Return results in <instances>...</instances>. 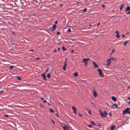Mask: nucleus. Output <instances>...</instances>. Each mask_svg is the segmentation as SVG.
I'll return each instance as SVG.
<instances>
[{
    "mask_svg": "<svg viewBox=\"0 0 130 130\" xmlns=\"http://www.w3.org/2000/svg\"><path fill=\"white\" fill-rule=\"evenodd\" d=\"M78 1L77 4H78Z\"/></svg>",
    "mask_w": 130,
    "mask_h": 130,
    "instance_id": "obj_59",
    "label": "nucleus"
},
{
    "mask_svg": "<svg viewBox=\"0 0 130 130\" xmlns=\"http://www.w3.org/2000/svg\"><path fill=\"white\" fill-rule=\"evenodd\" d=\"M112 12H114V11L113 10V11H112Z\"/></svg>",
    "mask_w": 130,
    "mask_h": 130,
    "instance_id": "obj_61",
    "label": "nucleus"
},
{
    "mask_svg": "<svg viewBox=\"0 0 130 130\" xmlns=\"http://www.w3.org/2000/svg\"><path fill=\"white\" fill-rule=\"evenodd\" d=\"M127 14H130V11H129L128 12H127Z\"/></svg>",
    "mask_w": 130,
    "mask_h": 130,
    "instance_id": "obj_37",
    "label": "nucleus"
},
{
    "mask_svg": "<svg viewBox=\"0 0 130 130\" xmlns=\"http://www.w3.org/2000/svg\"><path fill=\"white\" fill-rule=\"evenodd\" d=\"M18 79L19 80H21V77H19L18 78Z\"/></svg>",
    "mask_w": 130,
    "mask_h": 130,
    "instance_id": "obj_41",
    "label": "nucleus"
},
{
    "mask_svg": "<svg viewBox=\"0 0 130 130\" xmlns=\"http://www.w3.org/2000/svg\"><path fill=\"white\" fill-rule=\"evenodd\" d=\"M79 116L80 117H82V115L80 113L79 114Z\"/></svg>",
    "mask_w": 130,
    "mask_h": 130,
    "instance_id": "obj_35",
    "label": "nucleus"
},
{
    "mask_svg": "<svg viewBox=\"0 0 130 130\" xmlns=\"http://www.w3.org/2000/svg\"><path fill=\"white\" fill-rule=\"evenodd\" d=\"M92 63L93 65L94 66L95 68H98L99 66L96 64V63L94 62L93 61Z\"/></svg>",
    "mask_w": 130,
    "mask_h": 130,
    "instance_id": "obj_9",
    "label": "nucleus"
},
{
    "mask_svg": "<svg viewBox=\"0 0 130 130\" xmlns=\"http://www.w3.org/2000/svg\"><path fill=\"white\" fill-rule=\"evenodd\" d=\"M67 128H68H68H69L68 127V126H67Z\"/></svg>",
    "mask_w": 130,
    "mask_h": 130,
    "instance_id": "obj_58",
    "label": "nucleus"
},
{
    "mask_svg": "<svg viewBox=\"0 0 130 130\" xmlns=\"http://www.w3.org/2000/svg\"><path fill=\"white\" fill-rule=\"evenodd\" d=\"M48 69H49V68H48L46 70V72H47L48 71Z\"/></svg>",
    "mask_w": 130,
    "mask_h": 130,
    "instance_id": "obj_47",
    "label": "nucleus"
},
{
    "mask_svg": "<svg viewBox=\"0 0 130 130\" xmlns=\"http://www.w3.org/2000/svg\"><path fill=\"white\" fill-rule=\"evenodd\" d=\"M130 109L129 108H127L124 110H123L122 111V113L123 115L127 113H128V112L129 111Z\"/></svg>",
    "mask_w": 130,
    "mask_h": 130,
    "instance_id": "obj_2",
    "label": "nucleus"
},
{
    "mask_svg": "<svg viewBox=\"0 0 130 130\" xmlns=\"http://www.w3.org/2000/svg\"><path fill=\"white\" fill-rule=\"evenodd\" d=\"M115 49H113L112 50V51L111 53V55L112 54V53L113 52L115 51Z\"/></svg>",
    "mask_w": 130,
    "mask_h": 130,
    "instance_id": "obj_28",
    "label": "nucleus"
},
{
    "mask_svg": "<svg viewBox=\"0 0 130 130\" xmlns=\"http://www.w3.org/2000/svg\"><path fill=\"white\" fill-rule=\"evenodd\" d=\"M55 24H57V21H55Z\"/></svg>",
    "mask_w": 130,
    "mask_h": 130,
    "instance_id": "obj_40",
    "label": "nucleus"
},
{
    "mask_svg": "<svg viewBox=\"0 0 130 130\" xmlns=\"http://www.w3.org/2000/svg\"><path fill=\"white\" fill-rule=\"evenodd\" d=\"M72 107L74 113L75 114H76V108L73 106H72Z\"/></svg>",
    "mask_w": 130,
    "mask_h": 130,
    "instance_id": "obj_8",
    "label": "nucleus"
},
{
    "mask_svg": "<svg viewBox=\"0 0 130 130\" xmlns=\"http://www.w3.org/2000/svg\"><path fill=\"white\" fill-rule=\"evenodd\" d=\"M126 11H130V7L129 6H127L125 10Z\"/></svg>",
    "mask_w": 130,
    "mask_h": 130,
    "instance_id": "obj_11",
    "label": "nucleus"
},
{
    "mask_svg": "<svg viewBox=\"0 0 130 130\" xmlns=\"http://www.w3.org/2000/svg\"><path fill=\"white\" fill-rule=\"evenodd\" d=\"M54 51L55 52H57V50H54Z\"/></svg>",
    "mask_w": 130,
    "mask_h": 130,
    "instance_id": "obj_52",
    "label": "nucleus"
},
{
    "mask_svg": "<svg viewBox=\"0 0 130 130\" xmlns=\"http://www.w3.org/2000/svg\"><path fill=\"white\" fill-rule=\"evenodd\" d=\"M45 73H44L41 74V76L42 77L43 79L45 80H47L46 79V76L45 75Z\"/></svg>",
    "mask_w": 130,
    "mask_h": 130,
    "instance_id": "obj_6",
    "label": "nucleus"
},
{
    "mask_svg": "<svg viewBox=\"0 0 130 130\" xmlns=\"http://www.w3.org/2000/svg\"><path fill=\"white\" fill-rule=\"evenodd\" d=\"M99 111L100 112L101 116L103 117H106V116H105L104 115H107V112L105 111H104L103 113L100 110H99Z\"/></svg>",
    "mask_w": 130,
    "mask_h": 130,
    "instance_id": "obj_1",
    "label": "nucleus"
},
{
    "mask_svg": "<svg viewBox=\"0 0 130 130\" xmlns=\"http://www.w3.org/2000/svg\"><path fill=\"white\" fill-rule=\"evenodd\" d=\"M88 126L90 128H91L92 127V125L90 124L88 125Z\"/></svg>",
    "mask_w": 130,
    "mask_h": 130,
    "instance_id": "obj_27",
    "label": "nucleus"
},
{
    "mask_svg": "<svg viewBox=\"0 0 130 130\" xmlns=\"http://www.w3.org/2000/svg\"><path fill=\"white\" fill-rule=\"evenodd\" d=\"M83 11L84 12H86L87 11V9L86 8H85L84 9Z\"/></svg>",
    "mask_w": 130,
    "mask_h": 130,
    "instance_id": "obj_25",
    "label": "nucleus"
},
{
    "mask_svg": "<svg viewBox=\"0 0 130 130\" xmlns=\"http://www.w3.org/2000/svg\"><path fill=\"white\" fill-rule=\"evenodd\" d=\"M50 111L51 112H54V111L52 109L50 108Z\"/></svg>",
    "mask_w": 130,
    "mask_h": 130,
    "instance_id": "obj_23",
    "label": "nucleus"
},
{
    "mask_svg": "<svg viewBox=\"0 0 130 130\" xmlns=\"http://www.w3.org/2000/svg\"><path fill=\"white\" fill-rule=\"evenodd\" d=\"M57 35H59L60 34V32L59 31H57Z\"/></svg>",
    "mask_w": 130,
    "mask_h": 130,
    "instance_id": "obj_34",
    "label": "nucleus"
},
{
    "mask_svg": "<svg viewBox=\"0 0 130 130\" xmlns=\"http://www.w3.org/2000/svg\"><path fill=\"white\" fill-rule=\"evenodd\" d=\"M56 25L54 24L52 26L53 29L52 30V31H54L56 28Z\"/></svg>",
    "mask_w": 130,
    "mask_h": 130,
    "instance_id": "obj_12",
    "label": "nucleus"
},
{
    "mask_svg": "<svg viewBox=\"0 0 130 130\" xmlns=\"http://www.w3.org/2000/svg\"><path fill=\"white\" fill-rule=\"evenodd\" d=\"M115 128V126H112L110 128L111 130H114Z\"/></svg>",
    "mask_w": 130,
    "mask_h": 130,
    "instance_id": "obj_17",
    "label": "nucleus"
},
{
    "mask_svg": "<svg viewBox=\"0 0 130 130\" xmlns=\"http://www.w3.org/2000/svg\"><path fill=\"white\" fill-rule=\"evenodd\" d=\"M30 51H34V50H30Z\"/></svg>",
    "mask_w": 130,
    "mask_h": 130,
    "instance_id": "obj_53",
    "label": "nucleus"
},
{
    "mask_svg": "<svg viewBox=\"0 0 130 130\" xmlns=\"http://www.w3.org/2000/svg\"><path fill=\"white\" fill-rule=\"evenodd\" d=\"M116 32L117 34L116 37L118 38H119L120 37V36L119 35V32L118 31H116Z\"/></svg>",
    "mask_w": 130,
    "mask_h": 130,
    "instance_id": "obj_15",
    "label": "nucleus"
},
{
    "mask_svg": "<svg viewBox=\"0 0 130 130\" xmlns=\"http://www.w3.org/2000/svg\"><path fill=\"white\" fill-rule=\"evenodd\" d=\"M109 116H111V112H110V113H109Z\"/></svg>",
    "mask_w": 130,
    "mask_h": 130,
    "instance_id": "obj_43",
    "label": "nucleus"
},
{
    "mask_svg": "<svg viewBox=\"0 0 130 130\" xmlns=\"http://www.w3.org/2000/svg\"><path fill=\"white\" fill-rule=\"evenodd\" d=\"M67 66V61H66L64 62V64L63 66V68H62V69L64 70H65L66 69Z\"/></svg>",
    "mask_w": 130,
    "mask_h": 130,
    "instance_id": "obj_4",
    "label": "nucleus"
},
{
    "mask_svg": "<svg viewBox=\"0 0 130 130\" xmlns=\"http://www.w3.org/2000/svg\"><path fill=\"white\" fill-rule=\"evenodd\" d=\"M102 6L103 7H105V5H102Z\"/></svg>",
    "mask_w": 130,
    "mask_h": 130,
    "instance_id": "obj_46",
    "label": "nucleus"
},
{
    "mask_svg": "<svg viewBox=\"0 0 130 130\" xmlns=\"http://www.w3.org/2000/svg\"><path fill=\"white\" fill-rule=\"evenodd\" d=\"M97 70L99 72V75L101 77H103L104 76V75L102 74V70L100 69H98Z\"/></svg>",
    "mask_w": 130,
    "mask_h": 130,
    "instance_id": "obj_3",
    "label": "nucleus"
},
{
    "mask_svg": "<svg viewBox=\"0 0 130 130\" xmlns=\"http://www.w3.org/2000/svg\"><path fill=\"white\" fill-rule=\"evenodd\" d=\"M112 99L114 101H116L117 100V99L116 97L114 96H112Z\"/></svg>",
    "mask_w": 130,
    "mask_h": 130,
    "instance_id": "obj_13",
    "label": "nucleus"
},
{
    "mask_svg": "<svg viewBox=\"0 0 130 130\" xmlns=\"http://www.w3.org/2000/svg\"><path fill=\"white\" fill-rule=\"evenodd\" d=\"M67 31H68V32H71V29L70 28H69L68 30H67Z\"/></svg>",
    "mask_w": 130,
    "mask_h": 130,
    "instance_id": "obj_26",
    "label": "nucleus"
},
{
    "mask_svg": "<svg viewBox=\"0 0 130 130\" xmlns=\"http://www.w3.org/2000/svg\"><path fill=\"white\" fill-rule=\"evenodd\" d=\"M128 103L129 104H130V101H129L128 102Z\"/></svg>",
    "mask_w": 130,
    "mask_h": 130,
    "instance_id": "obj_56",
    "label": "nucleus"
},
{
    "mask_svg": "<svg viewBox=\"0 0 130 130\" xmlns=\"http://www.w3.org/2000/svg\"><path fill=\"white\" fill-rule=\"evenodd\" d=\"M55 114L57 117H59V116L57 113H56Z\"/></svg>",
    "mask_w": 130,
    "mask_h": 130,
    "instance_id": "obj_38",
    "label": "nucleus"
},
{
    "mask_svg": "<svg viewBox=\"0 0 130 130\" xmlns=\"http://www.w3.org/2000/svg\"><path fill=\"white\" fill-rule=\"evenodd\" d=\"M89 26H91V25H89Z\"/></svg>",
    "mask_w": 130,
    "mask_h": 130,
    "instance_id": "obj_64",
    "label": "nucleus"
},
{
    "mask_svg": "<svg viewBox=\"0 0 130 130\" xmlns=\"http://www.w3.org/2000/svg\"><path fill=\"white\" fill-rule=\"evenodd\" d=\"M122 36L123 37H125V35H122Z\"/></svg>",
    "mask_w": 130,
    "mask_h": 130,
    "instance_id": "obj_50",
    "label": "nucleus"
},
{
    "mask_svg": "<svg viewBox=\"0 0 130 130\" xmlns=\"http://www.w3.org/2000/svg\"><path fill=\"white\" fill-rule=\"evenodd\" d=\"M91 123L93 125H94V126H95V123H94V122H93V121H91Z\"/></svg>",
    "mask_w": 130,
    "mask_h": 130,
    "instance_id": "obj_24",
    "label": "nucleus"
},
{
    "mask_svg": "<svg viewBox=\"0 0 130 130\" xmlns=\"http://www.w3.org/2000/svg\"><path fill=\"white\" fill-rule=\"evenodd\" d=\"M67 59V58L66 59V60Z\"/></svg>",
    "mask_w": 130,
    "mask_h": 130,
    "instance_id": "obj_63",
    "label": "nucleus"
},
{
    "mask_svg": "<svg viewBox=\"0 0 130 130\" xmlns=\"http://www.w3.org/2000/svg\"><path fill=\"white\" fill-rule=\"evenodd\" d=\"M52 122L53 123H54V121H53V120H52Z\"/></svg>",
    "mask_w": 130,
    "mask_h": 130,
    "instance_id": "obj_49",
    "label": "nucleus"
},
{
    "mask_svg": "<svg viewBox=\"0 0 130 130\" xmlns=\"http://www.w3.org/2000/svg\"><path fill=\"white\" fill-rule=\"evenodd\" d=\"M4 117H9V116L7 115H4Z\"/></svg>",
    "mask_w": 130,
    "mask_h": 130,
    "instance_id": "obj_29",
    "label": "nucleus"
},
{
    "mask_svg": "<svg viewBox=\"0 0 130 130\" xmlns=\"http://www.w3.org/2000/svg\"><path fill=\"white\" fill-rule=\"evenodd\" d=\"M128 32H127L126 33V34H128Z\"/></svg>",
    "mask_w": 130,
    "mask_h": 130,
    "instance_id": "obj_60",
    "label": "nucleus"
},
{
    "mask_svg": "<svg viewBox=\"0 0 130 130\" xmlns=\"http://www.w3.org/2000/svg\"><path fill=\"white\" fill-rule=\"evenodd\" d=\"M74 75L75 77H77L78 75V73L77 72H75L74 74Z\"/></svg>",
    "mask_w": 130,
    "mask_h": 130,
    "instance_id": "obj_18",
    "label": "nucleus"
},
{
    "mask_svg": "<svg viewBox=\"0 0 130 130\" xmlns=\"http://www.w3.org/2000/svg\"><path fill=\"white\" fill-rule=\"evenodd\" d=\"M47 77L48 78H50V77L51 75L50 74H48L47 75Z\"/></svg>",
    "mask_w": 130,
    "mask_h": 130,
    "instance_id": "obj_20",
    "label": "nucleus"
},
{
    "mask_svg": "<svg viewBox=\"0 0 130 130\" xmlns=\"http://www.w3.org/2000/svg\"><path fill=\"white\" fill-rule=\"evenodd\" d=\"M93 94L95 97H96L97 95V93L94 90L93 91Z\"/></svg>",
    "mask_w": 130,
    "mask_h": 130,
    "instance_id": "obj_10",
    "label": "nucleus"
},
{
    "mask_svg": "<svg viewBox=\"0 0 130 130\" xmlns=\"http://www.w3.org/2000/svg\"><path fill=\"white\" fill-rule=\"evenodd\" d=\"M99 24H100V23H98V25H97V26H99Z\"/></svg>",
    "mask_w": 130,
    "mask_h": 130,
    "instance_id": "obj_51",
    "label": "nucleus"
},
{
    "mask_svg": "<svg viewBox=\"0 0 130 130\" xmlns=\"http://www.w3.org/2000/svg\"><path fill=\"white\" fill-rule=\"evenodd\" d=\"M91 104L93 105L94 106H95V105L93 103H91Z\"/></svg>",
    "mask_w": 130,
    "mask_h": 130,
    "instance_id": "obj_36",
    "label": "nucleus"
},
{
    "mask_svg": "<svg viewBox=\"0 0 130 130\" xmlns=\"http://www.w3.org/2000/svg\"><path fill=\"white\" fill-rule=\"evenodd\" d=\"M85 63V65L86 66L87 64V62Z\"/></svg>",
    "mask_w": 130,
    "mask_h": 130,
    "instance_id": "obj_45",
    "label": "nucleus"
},
{
    "mask_svg": "<svg viewBox=\"0 0 130 130\" xmlns=\"http://www.w3.org/2000/svg\"><path fill=\"white\" fill-rule=\"evenodd\" d=\"M87 111H88V112L89 113V114H90V115H91V112L90 111H89V110H87Z\"/></svg>",
    "mask_w": 130,
    "mask_h": 130,
    "instance_id": "obj_31",
    "label": "nucleus"
},
{
    "mask_svg": "<svg viewBox=\"0 0 130 130\" xmlns=\"http://www.w3.org/2000/svg\"><path fill=\"white\" fill-rule=\"evenodd\" d=\"M114 17V16H112V17Z\"/></svg>",
    "mask_w": 130,
    "mask_h": 130,
    "instance_id": "obj_62",
    "label": "nucleus"
},
{
    "mask_svg": "<svg viewBox=\"0 0 130 130\" xmlns=\"http://www.w3.org/2000/svg\"><path fill=\"white\" fill-rule=\"evenodd\" d=\"M39 58L38 57H37L36 58V59L37 60H39Z\"/></svg>",
    "mask_w": 130,
    "mask_h": 130,
    "instance_id": "obj_42",
    "label": "nucleus"
},
{
    "mask_svg": "<svg viewBox=\"0 0 130 130\" xmlns=\"http://www.w3.org/2000/svg\"><path fill=\"white\" fill-rule=\"evenodd\" d=\"M124 6V5H121V7L120 8V10H122V8Z\"/></svg>",
    "mask_w": 130,
    "mask_h": 130,
    "instance_id": "obj_19",
    "label": "nucleus"
},
{
    "mask_svg": "<svg viewBox=\"0 0 130 130\" xmlns=\"http://www.w3.org/2000/svg\"><path fill=\"white\" fill-rule=\"evenodd\" d=\"M58 50H60V48L59 47H58Z\"/></svg>",
    "mask_w": 130,
    "mask_h": 130,
    "instance_id": "obj_55",
    "label": "nucleus"
},
{
    "mask_svg": "<svg viewBox=\"0 0 130 130\" xmlns=\"http://www.w3.org/2000/svg\"><path fill=\"white\" fill-rule=\"evenodd\" d=\"M127 99L128 100H130V97H128L127 98Z\"/></svg>",
    "mask_w": 130,
    "mask_h": 130,
    "instance_id": "obj_44",
    "label": "nucleus"
},
{
    "mask_svg": "<svg viewBox=\"0 0 130 130\" xmlns=\"http://www.w3.org/2000/svg\"><path fill=\"white\" fill-rule=\"evenodd\" d=\"M4 91L3 90H2L1 91H0V94H2V92H3Z\"/></svg>",
    "mask_w": 130,
    "mask_h": 130,
    "instance_id": "obj_33",
    "label": "nucleus"
},
{
    "mask_svg": "<svg viewBox=\"0 0 130 130\" xmlns=\"http://www.w3.org/2000/svg\"><path fill=\"white\" fill-rule=\"evenodd\" d=\"M61 127L64 130H66V128L65 126L64 127V126H63L62 125H61Z\"/></svg>",
    "mask_w": 130,
    "mask_h": 130,
    "instance_id": "obj_22",
    "label": "nucleus"
},
{
    "mask_svg": "<svg viewBox=\"0 0 130 130\" xmlns=\"http://www.w3.org/2000/svg\"><path fill=\"white\" fill-rule=\"evenodd\" d=\"M14 67V66H11L10 67V68L11 69H12Z\"/></svg>",
    "mask_w": 130,
    "mask_h": 130,
    "instance_id": "obj_30",
    "label": "nucleus"
},
{
    "mask_svg": "<svg viewBox=\"0 0 130 130\" xmlns=\"http://www.w3.org/2000/svg\"><path fill=\"white\" fill-rule=\"evenodd\" d=\"M129 40L126 41L124 42V46H125L126 45L127 43L129 42Z\"/></svg>",
    "mask_w": 130,
    "mask_h": 130,
    "instance_id": "obj_14",
    "label": "nucleus"
},
{
    "mask_svg": "<svg viewBox=\"0 0 130 130\" xmlns=\"http://www.w3.org/2000/svg\"><path fill=\"white\" fill-rule=\"evenodd\" d=\"M109 59H110V60H111L113 61H115L116 60V59L113 57H111Z\"/></svg>",
    "mask_w": 130,
    "mask_h": 130,
    "instance_id": "obj_16",
    "label": "nucleus"
},
{
    "mask_svg": "<svg viewBox=\"0 0 130 130\" xmlns=\"http://www.w3.org/2000/svg\"><path fill=\"white\" fill-rule=\"evenodd\" d=\"M43 102L44 103H46L47 102V101L46 100H43Z\"/></svg>",
    "mask_w": 130,
    "mask_h": 130,
    "instance_id": "obj_32",
    "label": "nucleus"
},
{
    "mask_svg": "<svg viewBox=\"0 0 130 130\" xmlns=\"http://www.w3.org/2000/svg\"><path fill=\"white\" fill-rule=\"evenodd\" d=\"M114 106L116 107L117 106V104L116 103L114 104Z\"/></svg>",
    "mask_w": 130,
    "mask_h": 130,
    "instance_id": "obj_39",
    "label": "nucleus"
},
{
    "mask_svg": "<svg viewBox=\"0 0 130 130\" xmlns=\"http://www.w3.org/2000/svg\"><path fill=\"white\" fill-rule=\"evenodd\" d=\"M41 99V100H43L44 99H43V98H40Z\"/></svg>",
    "mask_w": 130,
    "mask_h": 130,
    "instance_id": "obj_48",
    "label": "nucleus"
},
{
    "mask_svg": "<svg viewBox=\"0 0 130 130\" xmlns=\"http://www.w3.org/2000/svg\"><path fill=\"white\" fill-rule=\"evenodd\" d=\"M90 59L89 58H84L83 59V62L84 63H86Z\"/></svg>",
    "mask_w": 130,
    "mask_h": 130,
    "instance_id": "obj_5",
    "label": "nucleus"
},
{
    "mask_svg": "<svg viewBox=\"0 0 130 130\" xmlns=\"http://www.w3.org/2000/svg\"><path fill=\"white\" fill-rule=\"evenodd\" d=\"M48 104V105L49 106H50V104L49 103H48V104Z\"/></svg>",
    "mask_w": 130,
    "mask_h": 130,
    "instance_id": "obj_54",
    "label": "nucleus"
},
{
    "mask_svg": "<svg viewBox=\"0 0 130 130\" xmlns=\"http://www.w3.org/2000/svg\"><path fill=\"white\" fill-rule=\"evenodd\" d=\"M111 63V61L110 59H108L107 60V63L106 64L107 66H109L110 65V63Z\"/></svg>",
    "mask_w": 130,
    "mask_h": 130,
    "instance_id": "obj_7",
    "label": "nucleus"
},
{
    "mask_svg": "<svg viewBox=\"0 0 130 130\" xmlns=\"http://www.w3.org/2000/svg\"><path fill=\"white\" fill-rule=\"evenodd\" d=\"M128 88H129L130 89V86H129L128 87Z\"/></svg>",
    "mask_w": 130,
    "mask_h": 130,
    "instance_id": "obj_57",
    "label": "nucleus"
},
{
    "mask_svg": "<svg viewBox=\"0 0 130 130\" xmlns=\"http://www.w3.org/2000/svg\"><path fill=\"white\" fill-rule=\"evenodd\" d=\"M62 49L64 51H65L66 50V48H65V47L64 46L62 47Z\"/></svg>",
    "mask_w": 130,
    "mask_h": 130,
    "instance_id": "obj_21",
    "label": "nucleus"
}]
</instances>
